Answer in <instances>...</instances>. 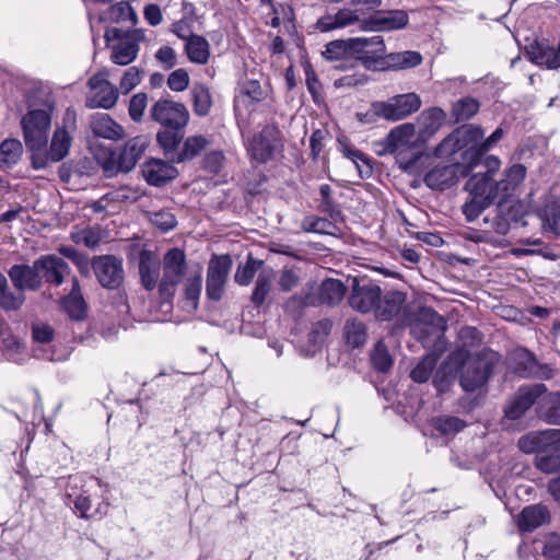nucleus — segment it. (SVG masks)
Segmentation results:
<instances>
[{"mask_svg":"<svg viewBox=\"0 0 560 560\" xmlns=\"http://www.w3.org/2000/svg\"><path fill=\"white\" fill-rule=\"evenodd\" d=\"M180 283H184L182 307L188 313H194L199 305L202 275L200 270L189 272L185 252L178 247H173L162 258V277L160 279L161 302L171 305Z\"/></svg>","mask_w":560,"mask_h":560,"instance_id":"obj_1","label":"nucleus"},{"mask_svg":"<svg viewBox=\"0 0 560 560\" xmlns=\"http://www.w3.org/2000/svg\"><path fill=\"white\" fill-rule=\"evenodd\" d=\"M358 22L364 32H389L404 28L408 23V15L402 10L374 11L366 15L361 10L342 9L335 14L322 16L316 26L320 32L342 28Z\"/></svg>","mask_w":560,"mask_h":560,"instance_id":"obj_2","label":"nucleus"},{"mask_svg":"<svg viewBox=\"0 0 560 560\" xmlns=\"http://www.w3.org/2000/svg\"><path fill=\"white\" fill-rule=\"evenodd\" d=\"M485 132L476 125H464L456 128L435 148L434 154L438 158L454 159L460 155L462 164L469 171L477 165L481 159L480 141Z\"/></svg>","mask_w":560,"mask_h":560,"instance_id":"obj_3","label":"nucleus"},{"mask_svg":"<svg viewBox=\"0 0 560 560\" xmlns=\"http://www.w3.org/2000/svg\"><path fill=\"white\" fill-rule=\"evenodd\" d=\"M419 141L415 125L405 122L393 128L383 143L385 152L395 155L400 168L406 172H412L422 156L418 145Z\"/></svg>","mask_w":560,"mask_h":560,"instance_id":"obj_4","label":"nucleus"},{"mask_svg":"<svg viewBox=\"0 0 560 560\" xmlns=\"http://www.w3.org/2000/svg\"><path fill=\"white\" fill-rule=\"evenodd\" d=\"M54 108V103L47 101L43 108L30 109L22 117L24 141L32 152L46 149Z\"/></svg>","mask_w":560,"mask_h":560,"instance_id":"obj_5","label":"nucleus"},{"mask_svg":"<svg viewBox=\"0 0 560 560\" xmlns=\"http://www.w3.org/2000/svg\"><path fill=\"white\" fill-rule=\"evenodd\" d=\"M105 38L107 42L119 39L118 44L112 45L110 60L119 66H128L136 60L139 52V43L144 40V31L135 28L124 31L121 28H110L106 31Z\"/></svg>","mask_w":560,"mask_h":560,"instance_id":"obj_6","label":"nucleus"},{"mask_svg":"<svg viewBox=\"0 0 560 560\" xmlns=\"http://www.w3.org/2000/svg\"><path fill=\"white\" fill-rule=\"evenodd\" d=\"M283 138L276 125H266L254 135L248 144V153L258 163H267L283 150Z\"/></svg>","mask_w":560,"mask_h":560,"instance_id":"obj_7","label":"nucleus"},{"mask_svg":"<svg viewBox=\"0 0 560 560\" xmlns=\"http://www.w3.org/2000/svg\"><path fill=\"white\" fill-rule=\"evenodd\" d=\"M108 70L102 69L89 79L91 94L86 97V107L110 109L117 104L119 91L108 81Z\"/></svg>","mask_w":560,"mask_h":560,"instance_id":"obj_8","label":"nucleus"},{"mask_svg":"<svg viewBox=\"0 0 560 560\" xmlns=\"http://www.w3.org/2000/svg\"><path fill=\"white\" fill-rule=\"evenodd\" d=\"M421 100L416 93L393 96L385 102H373V108L381 118L389 121L401 120L419 110Z\"/></svg>","mask_w":560,"mask_h":560,"instance_id":"obj_9","label":"nucleus"},{"mask_svg":"<svg viewBox=\"0 0 560 560\" xmlns=\"http://www.w3.org/2000/svg\"><path fill=\"white\" fill-rule=\"evenodd\" d=\"M385 43L381 35L350 38V58L360 60L366 69L383 65Z\"/></svg>","mask_w":560,"mask_h":560,"instance_id":"obj_10","label":"nucleus"},{"mask_svg":"<svg viewBox=\"0 0 560 560\" xmlns=\"http://www.w3.org/2000/svg\"><path fill=\"white\" fill-rule=\"evenodd\" d=\"M75 129L77 113L72 108H67L62 117V124L54 130L47 150L51 162H60L69 154L73 139L72 133Z\"/></svg>","mask_w":560,"mask_h":560,"instance_id":"obj_11","label":"nucleus"},{"mask_svg":"<svg viewBox=\"0 0 560 560\" xmlns=\"http://www.w3.org/2000/svg\"><path fill=\"white\" fill-rule=\"evenodd\" d=\"M382 289L370 279L352 278L351 292L348 298L350 307L359 313H372L380 301Z\"/></svg>","mask_w":560,"mask_h":560,"instance_id":"obj_12","label":"nucleus"},{"mask_svg":"<svg viewBox=\"0 0 560 560\" xmlns=\"http://www.w3.org/2000/svg\"><path fill=\"white\" fill-rule=\"evenodd\" d=\"M150 117L161 127H186L189 122L187 107L168 98L156 101L150 108Z\"/></svg>","mask_w":560,"mask_h":560,"instance_id":"obj_13","label":"nucleus"},{"mask_svg":"<svg viewBox=\"0 0 560 560\" xmlns=\"http://www.w3.org/2000/svg\"><path fill=\"white\" fill-rule=\"evenodd\" d=\"M547 392L542 383L521 386L504 407V416L510 420L521 419L525 412Z\"/></svg>","mask_w":560,"mask_h":560,"instance_id":"obj_14","label":"nucleus"},{"mask_svg":"<svg viewBox=\"0 0 560 560\" xmlns=\"http://www.w3.org/2000/svg\"><path fill=\"white\" fill-rule=\"evenodd\" d=\"M94 275L103 288L117 289L124 280L122 260L113 255L96 256L91 260Z\"/></svg>","mask_w":560,"mask_h":560,"instance_id":"obj_15","label":"nucleus"},{"mask_svg":"<svg viewBox=\"0 0 560 560\" xmlns=\"http://www.w3.org/2000/svg\"><path fill=\"white\" fill-rule=\"evenodd\" d=\"M231 267L229 255L214 256L209 261L206 293L210 300L219 301L222 298Z\"/></svg>","mask_w":560,"mask_h":560,"instance_id":"obj_16","label":"nucleus"},{"mask_svg":"<svg viewBox=\"0 0 560 560\" xmlns=\"http://www.w3.org/2000/svg\"><path fill=\"white\" fill-rule=\"evenodd\" d=\"M448 165L435 166L423 178L424 184L431 189L444 190L453 186L459 177L466 176L468 170L456 159Z\"/></svg>","mask_w":560,"mask_h":560,"instance_id":"obj_17","label":"nucleus"},{"mask_svg":"<svg viewBox=\"0 0 560 560\" xmlns=\"http://www.w3.org/2000/svg\"><path fill=\"white\" fill-rule=\"evenodd\" d=\"M465 190L469 196L487 202L489 206L493 203L501 206L504 202L498 183L488 175L474 174L466 182Z\"/></svg>","mask_w":560,"mask_h":560,"instance_id":"obj_18","label":"nucleus"},{"mask_svg":"<svg viewBox=\"0 0 560 560\" xmlns=\"http://www.w3.org/2000/svg\"><path fill=\"white\" fill-rule=\"evenodd\" d=\"M560 443V429L533 431L518 440V447L526 454L542 455Z\"/></svg>","mask_w":560,"mask_h":560,"instance_id":"obj_19","label":"nucleus"},{"mask_svg":"<svg viewBox=\"0 0 560 560\" xmlns=\"http://www.w3.org/2000/svg\"><path fill=\"white\" fill-rule=\"evenodd\" d=\"M492 366L486 360L477 357L469 358L460 375V385L466 392H475L482 387L491 374Z\"/></svg>","mask_w":560,"mask_h":560,"instance_id":"obj_20","label":"nucleus"},{"mask_svg":"<svg viewBox=\"0 0 560 560\" xmlns=\"http://www.w3.org/2000/svg\"><path fill=\"white\" fill-rule=\"evenodd\" d=\"M139 277L142 287L147 291L158 290L160 295V279L162 277V259L149 249H142L139 254Z\"/></svg>","mask_w":560,"mask_h":560,"instance_id":"obj_21","label":"nucleus"},{"mask_svg":"<svg viewBox=\"0 0 560 560\" xmlns=\"http://www.w3.org/2000/svg\"><path fill=\"white\" fill-rule=\"evenodd\" d=\"M38 273L45 282L59 287L70 273L69 265L57 255H43L35 260Z\"/></svg>","mask_w":560,"mask_h":560,"instance_id":"obj_22","label":"nucleus"},{"mask_svg":"<svg viewBox=\"0 0 560 560\" xmlns=\"http://www.w3.org/2000/svg\"><path fill=\"white\" fill-rule=\"evenodd\" d=\"M148 142L143 137H135L128 140L118 154L116 166L104 165L107 172H129L145 151Z\"/></svg>","mask_w":560,"mask_h":560,"instance_id":"obj_23","label":"nucleus"},{"mask_svg":"<svg viewBox=\"0 0 560 560\" xmlns=\"http://www.w3.org/2000/svg\"><path fill=\"white\" fill-rule=\"evenodd\" d=\"M8 276L13 287L22 294L26 290L36 291L42 285V277L38 273L35 262L32 266L26 264L13 265L8 270Z\"/></svg>","mask_w":560,"mask_h":560,"instance_id":"obj_24","label":"nucleus"},{"mask_svg":"<svg viewBox=\"0 0 560 560\" xmlns=\"http://www.w3.org/2000/svg\"><path fill=\"white\" fill-rule=\"evenodd\" d=\"M144 179L153 186H161L177 175L176 167L163 160L151 159L142 165Z\"/></svg>","mask_w":560,"mask_h":560,"instance_id":"obj_25","label":"nucleus"},{"mask_svg":"<svg viewBox=\"0 0 560 560\" xmlns=\"http://www.w3.org/2000/svg\"><path fill=\"white\" fill-rule=\"evenodd\" d=\"M406 296L399 291H389L380 294V301L373 310V315L378 320H390L402 310Z\"/></svg>","mask_w":560,"mask_h":560,"instance_id":"obj_26","label":"nucleus"},{"mask_svg":"<svg viewBox=\"0 0 560 560\" xmlns=\"http://www.w3.org/2000/svg\"><path fill=\"white\" fill-rule=\"evenodd\" d=\"M446 114L440 107L424 109L417 118L418 138L425 142L444 125Z\"/></svg>","mask_w":560,"mask_h":560,"instance_id":"obj_27","label":"nucleus"},{"mask_svg":"<svg viewBox=\"0 0 560 560\" xmlns=\"http://www.w3.org/2000/svg\"><path fill=\"white\" fill-rule=\"evenodd\" d=\"M91 129L96 137L118 141L124 138V128L108 114L98 113L93 116Z\"/></svg>","mask_w":560,"mask_h":560,"instance_id":"obj_28","label":"nucleus"},{"mask_svg":"<svg viewBox=\"0 0 560 560\" xmlns=\"http://www.w3.org/2000/svg\"><path fill=\"white\" fill-rule=\"evenodd\" d=\"M549 518V511L540 504L529 505L523 509L517 518L522 532H533Z\"/></svg>","mask_w":560,"mask_h":560,"instance_id":"obj_29","label":"nucleus"},{"mask_svg":"<svg viewBox=\"0 0 560 560\" xmlns=\"http://www.w3.org/2000/svg\"><path fill=\"white\" fill-rule=\"evenodd\" d=\"M526 177V167L515 163L504 172V177L497 182L504 202L515 192Z\"/></svg>","mask_w":560,"mask_h":560,"instance_id":"obj_30","label":"nucleus"},{"mask_svg":"<svg viewBox=\"0 0 560 560\" xmlns=\"http://www.w3.org/2000/svg\"><path fill=\"white\" fill-rule=\"evenodd\" d=\"M186 127H161L156 133V141L165 155L176 156L179 151Z\"/></svg>","mask_w":560,"mask_h":560,"instance_id":"obj_31","label":"nucleus"},{"mask_svg":"<svg viewBox=\"0 0 560 560\" xmlns=\"http://www.w3.org/2000/svg\"><path fill=\"white\" fill-rule=\"evenodd\" d=\"M194 113L199 117L209 115L212 108V95L203 83H195L190 90Z\"/></svg>","mask_w":560,"mask_h":560,"instance_id":"obj_32","label":"nucleus"},{"mask_svg":"<svg viewBox=\"0 0 560 560\" xmlns=\"http://www.w3.org/2000/svg\"><path fill=\"white\" fill-rule=\"evenodd\" d=\"M185 51L190 62L205 65L210 58L209 43L199 35H195L185 44Z\"/></svg>","mask_w":560,"mask_h":560,"instance_id":"obj_33","label":"nucleus"},{"mask_svg":"<svg viewBox=\"0 0 560 560\" xmlns=\"http://www.w3.org/2000/svg\"><path fill=\"white\" fill-rule=\"evenodd\" d=\"M209 144V141L206 137L197 135L188 137L184 143L182 149L176 153V156H173V162L183 163L185 161L192 160L197 156Z\"/></svg>","mask_w":560,"mask_h":560,"instance_id":"obj_34","label":"nucleus"},{"mask_svg":"<svg viewBox=\"0 0 560 560\" xmlns=\"http://www.w3.org/2000/svg\"><path fill=\"white\" fill-rule=\"evenodd\" d=\"M339 144L343 156L349 159L357 166L360 177H370L372 174V166L366 155L360 150L351 147L346 141L339 140Z\"/></svg>","mask_w":560,"mask_h":560,"instance_id":"obj_35","label":"nucleus"},{"mask_svg":"<svg viewBox=\"0 0 560 560\" xmlns=\"http://www.w3.org/2000/svg\"><path fill=\"white\" fill-rule=\"evenodd\" d=\"M24 301V294L11 291L5 276L0 272V307L5 312L18 311Z\"/></svg>","mask_w":560,"mask_h":560,"instance_id":"obj_36","label":"nucleus"},{"mask_svg":"<svg viewBox=\"0 0 560 560\" xmlns=\"http://www.w3.org/2000/svg\"><path fill=\"white\" fill-rule=\"evenodd\" d=\"M103 19L115 23L129 22L131 26L138 22L137 13L130 2H114Z\"/></svg>","mask_w":560,"mask_h":560,"instance_id":"obj_37","label":"nucleus"},{"mask_svg":"<svg viewBox=\"0 0 560 560\" xmlns=\"http://www.w3.org/2000/svg\"><path fill=\"white\" fill-rule=\"evenodd\" d=\"M268 10V14L271 15L268 22L272 27L280 26L283 24H291L294 19L293 9L288 2H262Z\"/></svg>","mask_w":560,"mask_h":560,"instance_id":"obj_38","label":"nucleus"},{"mask_svg":"<svg viewBox=\"0 0 560 560\" xmlns=\"http://www.w3.org/2000/svg\"><path fill=\"white\" fill-rule=\"evenodd\" d=\"M346 293V287L340 280L327 279L319 288V300L322 303L335 305L339 303Z\"/></svg>","mask_w":560,"mask_h":560,"instance_id":"obj_39","label":"nucleus"},{"mask_svg":"<svg viewBox=\"0 0 560 560\" xmlns=\"http://www.w3.org/2000/svg\"><path fill=\"white\" fill-rule=\"evenodd\" d=\"M66 504H73V512L81 518H90L92 514L89 512L92 508L91 494L88 490L82 489L79 493L67 492Z\"/></svg>","mask_w":560,"mask_h":560,"instance_id":"obj_40","label":"nucleus"},{"mask_svg":"<svg viewBox=\"0 0 560 560\" xmlns=\"http://www.w3.org/2000/svg\"><path fill=\"white\" fill-rule=\"evenodd\" d=\"M540 417L548 423L560 424V393H550L542 398Z\"/></svg>","mask_w":560,"mask_h":560,"instance_id":"obj_41","label":"nucleus"},{"mask_svg":"<svg viewBox=\"0 0 560 560\" xmlns=\"http://www.w3.org/2000/svg\"><path fill=\"white\" fill-rule=\"evenodd\" d=\"M384 59H386V65L399 69L413 68L422 62L420 52L413 50L384 55Z\"/></svg>","mask_w":560,"mask_h":560,"instance_id":"obj_42","label":"nucleus"},{"mask_svg":"<svg viewBox=\"0 0 560 560\" xmlns=\"http://www.w3.org/2000/svg\"><path fill=\"white\" fill-rule=\"evenodd\" d=\"M22 154V144L16 139H7L0 145V165L10 168L18 163Z\"/></svg>","mask_w":560,"mask_h":560,"instance_id":"obj_43","label":"nucleus"},{"mask_svg":"<svg viewBox=\"0 0 560 560\" xmlns=\"http://www.w3.org/2000/svg\"><path fill=\"white\" fill-rule=\"evenodd\" d=\"M412 323H421L427 326V332H442L444 326L443 317L432 307H420L416 313Z\"/></svg>","mask_w":560,"mask_h":560,"instance_id":"obj_44","label":"nucleus"},{"mask_svg":"<svg viewBox=\"0 0 560 560\" xmlns=\"http://www.w3.org/2000/svg\"><path fill=\"white\" fill-rule=\"evenodd\" d=\"M366 327L361 320L350 318L346 322L345 338L349 346L353 348L363 346L366 341Z\"/></svg>","mask_w":560,"mask_h":560,"instance_id":"obj_45","label":"nucleus"},{"mask_svg":"<svg viewBox=\"0 0 560 560\" xmlns=\"http://www.w3.org/2000/svg\"><path fill=\"white\" fill-rule=\"evenodd\" d=\"M62 307L71 319L82 320L86 316V303L74 290L62 300Z\"/></svg>","mask_w":560,"mask_h":560,"instance_id":"obj_46","label":"nucleus"},{"mask_svg":"<svg viewBox=\"0 0 560 560\" xmlns=\"http://www.w3.org/2000/svg\"><path fill=\"white\" fill-rule=\"evenodd\" d=\"M479 107V102L476 98L466 96L453 104L452 115L457 122L468 120L478 113Z\"/></svg>","mask_w":560,"mask_h":560,"instance_id":"obj_47","label":"nucleus"},{"mask_svg":"<svg viewBox=\"0 0 560 560\" xmlns=\"http://www.w3.org/2000/svg\"><path fill=\"white\" fill-rule=\"evenodd\" d=\"M515 371L523 377L538 375V364L535 357L525 349L516 351Z\"/></svg>","mask_w":560,"mask_h":560,"instance_id":"obj_48","label":"nucleus"},{"mask_svg":"<svg viewBox=\"0 0 560 560\" xmlns=\"http://www.w3.org/2000/svg\"><path fill=\"white\" fill-rule=\"evenodd\" d=\"M536 467L546 474H553L560 470V443L549 452L536 456Z\"/></svg>","mask_w":560,"mask_h":560,"instance_id":"obj_49","label":"nucleus"},{"mask_svg":"<svg viewBox=\"0 0 560 560\" xmlns=\"http://www.w3.org/2000/svg\"><path fill=\"white\" fill-rule=\"evenodd\" d=\"M432 425L442 434L451 435L460 432L466 427V423L457 417L442 416L433 418Z\"/></svg>","mask_w":560,"mask_h":560,"instance_id":"obj_50","label":"nucleus"},{"mask_svg":"<svg viewBox=\"0 0 560 560\" xmlns=\"http://www.w3.org/2000/svg\"><path fill=\"white\" fill-rule=\"evenodd\" d=\"M71 240L75 244H83L88 248H96L102 241V232L97 226H89L80 231L71 233Z\"/></svg>","mask_w":560,"mask_h":560,"instance_id":"obj_51","label":"nucleus"},{"mask_svg":"<svg viewBox=\"0 0 560 560\" xmlns=\"http://www.w3.org/2000/svg\"><path fill=\"white\" fill-rule=\"evenodd\" d=\"M261 265L262 260H258L252 256H248L246 262L237 267L234 275L235 282L240 285H248Z\"/></svg>","mask_w":560,"mask_h":560,"instance_id":"obj_52","label":"nucleus"},{"mask_svg":"<svg viewBox=\"0 0 560 560\" xmlns=\"http://www.w3.org/2000/svg\"><path fill=\"white\" fill-rule=\"evenodd\" d=\"M322 54L326 60L330 61L350 58V38L328 43Z\"/></svg>","mask_w":560,"mask_h":560,"instance_id":"obj_53","label":"nucleus"},{"mask_svg":"<svg viewBox=\"0 0 560 560\" xmlns=\"http://www.w3.org/2000/svg\"><path fill=\"white\" fill-rule=\"evenodd\" d=\"M371 361L375 370L378 372H387L392 365L393 360L383 342H377L371 354Z\"/></svg>","mask_w":560,"mask_h":560,"instance_id":"obj_54","label":"nucleus"},{"mask_svg":"<svg viewBox=\"0 0 560 560\" xmlns=\"http://www.w3.org/2000/svg\"><path fill=\"white\" fill-rule=\"evenodd\" d=\"M270 285L271 276L267 273H260L256 280V284L252 294V302L256 306H260L265 302L270 291Z\"/></svg>","mask_w":560,"mask_h":560,"instance_id":"obj_55","label":"nucleus"},{"mask_svg":"<svg viewBox=\"0 0 560 560\" xmlns=\"http://www.w3.org/2000/svg\"><path fill=\"white\" fill-rule=\"evenodd\" d=\"M304 231L319 233V234H332L335 225L327 219L318 217H307L302 224Z\"/></svg>","mask_w":560,"mask_h":560,"instance_id":"obj_56","label":"nucleus"},{"mask_svg":"<svg viewBox=\"0 0 560 560\" xmlns=\"http://www.w3.org/2000/svg\"><path fill=\"white\" fill-rule=\"evenodd\" d=\"M434 365L435 360L427 357L412 369L410 377L417 383H424L430 378Z\"/></svg>","mask_w":560,"mask_h":560,"instance_id":"obj_57","label":"nucleus"},{"mask_svg":"<svg viewBox=\"0 0 560 560\" xmlns=\"http://www.w3.org/2000/svg\"><path fill=\"white\" fill-rule=\"evenodd\" d=\"M147 104L148 96L145 93H137L130 98L128 113L133 121H141Z\"/></svg>","mask_w":560,"mask_h":560,"instance_id":"obj_58","label":"nucleus"},{"mask_svg":"<svg viewBox=\"0 0 560 560\" xmlns=\"http://www.w3.org/2000/svg\"><path fill=\"white\" fill-rule=\"evenodd\" d=\"M542 220L546 226L556 233H560V203H551L542 210Z\"/></svg>","mask_w":560,"mask_h":560,"instance_id":"obj_59","label":"nucleus"},{"mask_svg":"<svg viewBox=\"0 0 560 560\" xmlns=\"http://www.w3.org/2000/svg\"><path fill=\"white\" fill-rule=\"evenodd\" d=\"M141 82V71L138 67H129L119 82L122 94H128Z\"/></svg>","mask_w":560,"mask_h":560,"instance_id":"obj_60","label":"nucleus"},{"mask_svg":"<svg viewBox=\"0 0 560 560\" xmlns=\"http://www.w3.org/2000/svg\"><path fill=\"white\" fill-rule=\"evenodd\" d=\"M189 85V74L183 69H176L167 78V86L174 92H183Z\"/></svg>","mask_w":560,"mask_h":560,"instance_id":"obj_61","label":"nucleus"},{"mask_svg":"<svg viewBox=\"0 0 560 560\" xmlns=\"http://www.w3.org/2000/svg\"><path fill=\"white\" fill-rule=\"evenodd\" d=\"M489 205L472 196L463 205V213L468 222L476 220Z\"/></svg>","mask_w":560,"mask_h":560,"instance_id":"obj_62","label":"nucleus"},{"mask_svg":"<svg viewBox=\"0 0 560 560\" xmlns=\"http://www.w3.org/2000/svg\"><path fill=\"white\" fill-rule=\"evenodd\" d=\"M152 222L160 228L163 232L171 231L176 226V218L170 211H158L152 215Z\"/></svg>","mask_w":560,"mask_h":560,"instance_id":"obj_63","label":"nucleus"},{"mask_svg":"<svg viewBox=\"0 0 560 560\" xmlns=\"http://www.w3.org/2000/svg\"><path fill=\"white\" fill-rule=\"evenodd\" d=\"M225 158L221 151H211L203 158V167L210 173L218 174L224 164Z\"/></svg>","mask_w":560,"mask_h":560,"instance_id":"obj_64","label":"nucleus"}]
</instances>
